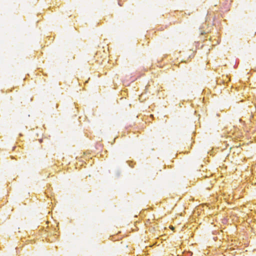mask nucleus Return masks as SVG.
<instances>
[{
	"mask_svg": "<svg viewBox=\"0 0 256 256\" xmlns=\"http://www.w3.org/2000/svg\"><path fill=\"white\" fill-rule=\"evenodd\" d=\"M118 4H119L120 6H121V2H118Z\"/></svg>",
	"mask_w": 256,
	"mask_h": 256,
	"instance_id": "nucleus-5",
	"label": "nucleus"
},
{
	"mask_svg": "<svg viewBox=\"0 0 256 256\" xmlns=\"http://www.w3.org/2000/svg\"><path fill=\"white\" fill-rule=\"evenodd\" d=\"M122 83L124 85H126L127 84L125 80L122 81Z\"/></svg>",
	"mask_w": 256,
	"mask_h": 256,
	"instance_id": "nucleus-4",
	"label": "nucleus"
},
{
	"mask_svg": "<svg viewBox=\"0 0 256 256\" xmlns=\"http://www.w3.org/2000/svg\"><path fill=\"white\" fill-rule=\"evenodd\" d=\"M230 4H224V8L226 12H228L230 10Z\"/></svg>",
	"mask_w": 256,
	"mask_h": 256,
	"instance_id": "nucleus-1",
	"label": "nucleus"
},
{
	"mask_svg": "<svg viewBox=\"0 0 256 256\" xmlns=\"http://www.w3.org/2000/svg\"><path fill=\"white\" fill-rule=\"evenodd\" d=\"M139 98V100L141 102L142 100H140V98Z\"/></svg>",
	"mask_w": 256,
	"mask_h": 256,
	"instance_id": "nucleus-8",
	"label": "nucleus"
},
{
	"mask_svg": "<svg viewBox=\"0 0 256 256\" xmlns=\"http://www.w3.org/2000/svg\"><path fill=\"white\" fill-rule=\"evenodd\" d=\"M225 2H228V0H224Z\"/></svg>",
	"mask_w": 256,
	"mask_h": 256,
	"instance_id": "nucleus-6",
	"label": "nucleus"
},
{
	"mask_svg": "<svg viewBox=\"0 0 256 256\" xmlns=\"http://www.w3.org/2000/svg\"><path fill=\"white\" fill-rule=\"evenodd\" d=\"M228 2H225L224 4H228Z\"/></svg>",
	"mask_w": 256,
	"mask_h": 256,
	"instance_id": "nucleus-7",
	"label": "nucleus"
},
{
	"mask_svg": "<svg viewBox=\"0 0 256 256\" xmlns=\"http://www.w3.org/2000/svg\"><path fill=\"white\" fill-rule=\"evenodd\" d=\"M206 94V90H202V92L201 94Z\"/></svg>",
	"mask_w": 256,
	"mask_h": 256,
	"instance_id": "nucleus-3",
	"label": "nucleus"
},
{
	"mask_svg": "<svg viewBox=\"0 0 256 256\" xmlns=\"http://www.w3.org/2000/svg\"><path fill=\"white\" fill-rule=\"evenodd\" d=\"M208 32V30H207V31H206V30L202 31L201 32V34H206Z\"/></svg>",
	"mask_w": 256,
	"mask_h": 256,
	"instance_id": "nucleus-2",
	"label": "nucleus"
}]
</instances>
